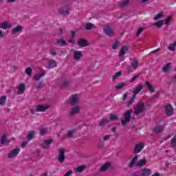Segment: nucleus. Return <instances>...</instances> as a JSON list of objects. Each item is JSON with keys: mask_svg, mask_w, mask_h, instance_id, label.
Wrapping results in <instances>:
<instances>
[{"mask_svg": "<svg viewBox=\"0 0 176 176\" xmlns=\"http://www.w3.org/2000/svg\"><path fill=\"white\" fill-rule=\"evenodd\" d=\"M142 89H144V85H139L136 87L135 89L133 91V94L127 103L128 107H131V105L134 104L135 100L137 98V94H138Z\"/></svg>", "mask_w": 176, "mask_h": 176, "instance_id": "1", "label": "nucleus"}, {"mask_svg": "<svg viewBox=\"0 0 176 176\" xmlns=\"http://www.w3.org/2000/svg\"><path fill=\"white\" fill-rule=\"evenodd\" d=\"M131 113H133V109H129L124 113V119L121 120V123L123 126H126L127 123H130V120H131Z\"/></svg>", "mask_w": 176, "mask_h": 176, "instance_id": "2", "label": "nucleus"}, {"mask_svg": "<svg viewBox=\"0 0 176 176\" xmlns=\"http://www.w3.org/2000/svg\"><path fill=\"white\" fill-rule=\"evenodd\" d=\"M103 32H104L105 35H107V36H109V38L115 36V32L113 31L112 26H111L109 23L104 25Z\"/></svg>", "mask_w": 176, "mask_h": 176, "instance_id": "3", "label": "nucleus"}, {"mask_svg": "<svg viewBox=\"0 0 176 176\" xmlns=\"http://www.w3.org/2000/svg\"><path fill=\"white\" fill-rule=\"evenodd\" d=\"M69 10H71V6H63L58 10V13L62 16H68L69 14Z\"/></svg>", "mask_w": 176, "mask_h": 176, "instance_id": "4", "label": "nucleus"}, {"mask_svg": "<svg viewBox=\"0 0 176 176\" xmlns=\"http://www.w3.org/2000/svg\"><path fill=\"white\" fill-rule=\"evenodd\" d=\"M146 111V108L145 107V104L142 102H139L136 107L134 109V113L135 115H140Z\"/></svg>", "mask_w": 176, "mask_h": 176, "instance_id": "5", "label": "nucleus"}, {"mask_svg": "<svg viewBox=\"0 0 176 176\" xmlns=\"http://www.w3.org/2000/svg\"><path fill=\"white\" fill-rule=\"evenodd\" d=\"M57 160L63 164L65 162V148H60L59 150V155L57 157Z\"/></svg>", "mask_w": 176, "mask_h": 176, "instance_id": "6", "label": "nucleus"}, {"mask_svg": "<svg viewBox=\"0 0 176 176\" xmlns=\"http://www.w3.org/2000/svg\"><path fill=\"white\" fill-rule=\"evenodd\" d=\"M107 170H113V166H112V164H111L110 162H107L105 164L102 165L100 168V171H101V173H105Z\"/></svg>", "mask_w": 176, "mask_h": 176, "instance_id": "7", "label": "nucleus"}, {"mask_svg": "<svg viewBox=\"0 0 176 176\" xmlns=\"http://www.w3.org/2000/svg\"><path fill=\"white\" fill-rule=\"evenodd\" d=\"M77 45H78L80 47H86V46H90V43L87 41V40L80 38L78 40Z\"/></svg>", "mask_w": 176, "mask_h": 176, "instance_id": "8", "label": "nucleus"}, {"mask_svg": "<svg viewBox=\"0 0 176 176\" xmlns=\"http://www.w3.org/2000/svg\"><path fill=\"white\" fill-rule=\"evenodd\" d=\"M165 112L167 116H173V115L174 114V108L173 107V106H171L170 104H168L165 107Z\"/></svg>", "mask_w": 176, "mask_h": 176, "instance_id": "9", "label": "nucleus"}, {"mask_svg": "<svg viewBox=\"0 0 176 176\" xmlns=\"http://www.w3.org/2000/svg\"><path fill=\"white\" fill-rule=\"evenodd\" d=\"M79 102V98L78 96H72L70 100L67 101V104L72 107H75Z\"/></svg>", "mask_w": 176, "mask_h": 176, "instance_id": "10", "label": "nucleus"}, {"mask_svg": "<svg viewBox=\"0 0 176 176\" xmlns=\"http://www.w3.org/2000/svg\"><path fill=\"white\" fill-rule=\"evenodd\" d=\"M20 153V148H14L12 151H11L8 155V159H13V157H15V156H17Z\"/></svg>", "mask_w": 176, "mask_h": 176, "instance_id": "11", "label": "nucleus"}, {"mask_svg": "<svg viewBox=\"0 0 176 176\" xmlns=\"http://www.w3.org/2000/svg\"><path fill=\"white\" fill-rule=\"evenodd\" d=\"M23 30H24V27H23L22 25H18L16 28L12 29L11 34L12 35H16V34H19L20 32H21Z\"/></svg>", "mask_w": 176, "mask_h": 176, "instance_id": "12", "label": "nucleus"}, {"mask_svg": "<svg viewBox=\"0 0 176 176\" xmlns=\"http://www.w3.org/2000/svg\"><path fill=\"white\" fill-rule=\"evenodd\" d=\"M49 109V106L37 105L36 106V112H46Z\"/></svg>", "mask_w": 176, "mask_h": 176, "instance_id": "13", "label": "nucleus"}, {"mask_svg": "<svg viewBox=\"0 0 176 176\" xmlns=\"http://www.w3.org/2000/svg\"><path fill=\"white\" fill-rule=\"evenodd\" d=\"M83 57V54H82V52L80 51H75L74 53V60L76 61H79L80 58Z\"/></svg>", "mask_w": 176, "mask_h": 176, "instance_id": "14", "label": "nucleus"}, {"mask_svg": "<svg viewBox=\"0 0 176 176\" xmlns=\"http://www.w3.org/2000/svg\"><path fill=\"white\" fill-rule=\"evenodd\" d=\"M80 111V107L79 106H76L71 109V111L69 113V116H74V115L78 114Z\"/></svg>", "mask_w": 176, "mask_h": 176, "instance_id": "15", "label": "nucleus"}, {"mask_svg": "<svg viewBox=\"0 0 176 176\" xmlns=\"http://www.w3.org/2000/svg\"><path fill=\"white\" fill-rule=\"evenodd\" d=\"M0 28L2 30H10V28H12V23L5 21L0 24Z\"/></svg>", "mask_w": 176, "mask_h": 176, "instance_id": "16", "label": "nucleus"}, {"mask_svg": "<svg viewBox=\"0 0 176 176\" xmlns=\"http://www.w3.org/2000/svg\"><path fill=\"white\" fill-rule=\"evenodd\" d=\"M144 147L145 144H144V143H139L135 147L134 153H140V152H141V150L144 149Z\"/></svg>", "mask_w": 176, "mask_h": 176, "instance_id": "17", "label": "nucleus"}, {"mask_svg": "<svg viewBox=\"0 0 176 176\" xmlns=\"http://www.w3.org/2000/svg\"><path fill=\"white\" fill-rule=\"evenodd\" d=\"M52 142H53L52 139L45 140L44 143L41 144V148H43V149H48V148L50 147V144H52Z\"/></svg>", "mask_w": 176, "mask_h": 176, "instance_id": "18", "label": "nucleus"}, {"mask_svg": "<svg viewBox=\"0 0 176 176\" xmlns=\"http://www.w3.org/2000/svg\"><path fill=\"white\" fill-rule=\"evenodd\" d=\"M129 52V47L128 46H122L120 50V53L118 54V57H123L126 53Z\"/></svg>", "mask_w": 176, "mask_h": 176, "instance_id": "19", "label": "nucleus"}, {"mask_svg": "<svg viewBox=\"0 0 176 176\" xmlns=\"http://www.w3.org/2000/svg\"><path fill=\"white\" fill-rule=\"evenodd\" d=\"M71 85V80L69 79H65L61 83H60V89H65Z\"/></svg>", "mask_w": 176, "mask_h": 176, "instance_id": "20", "label": "nucleus"}, {"mask_svg": "<svg viewBox=\"0 0 176 176\" xmlns=\"http://www.w3.org/2000/svg\"><path fill=\"white\" fill-rule=\"evenodd\" d=\"M142 176H149L152 174V170L149 168H142L140 170Z\"/></svg>", "mask_w": 176, "mask_h": 176, "instance_id": "21", "label": "nucleus"}, {"mask_svg": "<svg viewBox=\"0 0 176 176\" xmlns=\"http://www.w3.org/2000/svg\"><path fill=\"white\" fill-rule=\"evenodd\" d=\"M109 122V119H108L107 117H104L100 121L98 126L100 127H102V126H105V124H108Z\"/></svg>", "mask_w": 176, "mask_h": 176, "instance_id": "22", "label": "nucleus"}, {"mask_svg": "<svg viewBox=\"0 0 176 176\" xmlns=\"http://www.w3.org/2000/svg\"><path fill=\"white\" fill-rule=\"evenodd\" d=\"M145 85L147 86V89L150 93H155V87H153V85L150 82L146 81Z\"/></svg>", "mask_w": 176, "mask_h": 176, "instance_id": "23", "label": "nucleus"}, {"mask_svg": "<svg viewBox=\"0 0 176 176\" xmlns=\"http://www.w3.org/2000/svg\"><path fill=\"white\" fill-rule=\"evenodd\" d=\"M146 163H148L145 159H142L140 160H139L136 164H135V166L136 167H144V166H145L146 164Z\"/></svg>", "mask_w": 176, "mask_h": 176, "instance_id": "24", "label": "nucleus"}, {"mask_svg": "<svg viewBox=\"0 0 176 176\" xmlns=\"http://www.w3.org/2000/svg\"><path fill=\"white\" fill-rule=\"evenodd\" d=\"M56 67H57V63L56 62L55 60L54 59H51L49 62V65L47 68L49 69H52V68H56Z\"/></svg>", "mask_w": 176, "mask_h": 176, "instance_id": "25", "label": "nucleus"}, {"mask_svg": "<svg viewBox=\"0 0 176 176\" xmlns=\"http://www.w3.org/2000/svg\"><path fill=\"white\" fill-rule=\"evenodd\" d=\"M9 142H10V140H6V134H3V135L1 138V145H6V144H9Z\"/></svg>", "mask_w": 176, "mask_h": 176, "instance_id": "26", "label": "nucleus"}, {"mask_svg": "<svg viewBox=\"0 0 176 176\" xmlns=\"http://www.w3.org/2000/svg\"><path fill=\"white\" fill-rule=\"evenodd\" d=\"M153 131L155 134H159V133L163 131V126L162 125H158L153 129Z\"/></svg>", "mask_w": 176, "mask_h": 176, "instance_id": "27", "label": "nucleus"}, {"mask_svg": "<svg viewBox=\"0 0 176 176\" xmlns=\"http://www.w3.org/2000/svg\"><path fill=\"white\" fill-rule=\"evenodd\" d=\"M36 133V132H35V131H30V132L28 133V136H27L28 141H31V140H33L34 136L35 135Z\"/></svg>", "mask_w": 176, "mask_h": 176, "instance_id": "28", "label": "nucleus"}, {"mask_svg": "<svg viewBox=\"0 0 176 176\" xmlns=\"http://www.w3.org/2000/svg\"><path fill=\"white\" fill-rule=\"evenodd\" d=\"M25 91V85L24 83H21L19 85V89H18V93L19 94H23Z\"/></svg>", "mask_w": 176, "mask_h": 176, "instance_id": "29", "label": "nucleus"}, {"mask_svg": "<svg viewBox=\"0 0 176 176\" xmlns=\"http://www.w3.org/2000/svg\"><path fill=\"white\" fill-rule=\"evenodd\" d=\"M57 44L60 45V46H67V41H65L63 38H58L57 40Z\"/></svg>", "mask_w": 176, "mask_h": 176, "instance_id": "30", "label": "nucleus"}, {"mask_svg": "<svg viewBox=\"0 0 176 176\" xmlns=\"http://www.w3.org/2000/svg\"><path fill=\"white\" fill-rule=\"evenodd\" d=\"M45 72H43L41 74L34 76L33 79L36 82H38V80H39L42 76H45Z\"/></svg>", "mask_w": 176, "mask_h": 176, "instance_id": "31", "label": "nucleus"}, {"mask_svg": "<svg viewBox=\"0 0 176 176\" xmlns=\"http://www.w3.org/2000/svg\"><path fill=\"white\" fill-rule=\"evenodd\" d=\"M85 168H86V165H82L76 168V173H82L85 171Z\"/></svg>", "mask_w": 176, "mask_h": 176, "instance_id": "32", "label": "nucleus"}, {"mask_svg": "<svg viewBox=\"0 0 176 176\" xmlns=\"http://www.w3.org/2000/svg\"><path fill=\"white\" fill-rule=\"evenodd\" d=\"M129 2H130V0H125L122 2H120L119 5L120 8H126L129 5Z\"/></svg>", "mask_w": 176, "mask_h": 176, "instance_id": "33", "label": "nucleus"}, {"mask_svg": "<svg viewBox=\"0 0 176 176\" xmlns=\"http://www.w3.org/2000/svg\"><path fill=\"white\" fill-rule=\"evenodd\" d=\"M170 68H171V63H167L163 68H162V71L163 72H168V69H170Z\"/></svg>", "mask_w": 176, "mask_h": 176, "instance_id": "34", "label": "nucleus"}, {"mask_svg": "<svg viewBox=\"0 0 176 176\" xmlns=\"http://www.w3.org/2000/svg\"><path fill=\"white\" fill-rule=\"evenodd\" d=\"M138 60H133V63L131 64V66L132 68L137 69L138 68Z\"/></svg>", "mask_w": 176, "mask_h": 176, "instance_id": "35", "label": "nucleus"}, {"mask_svg": "<svg viewBox=\"0 0 176 176\" xmlns=\"http://www.w3.org/2000/svg\"><path fill=\"white\" fill-rule=\"evenodd\" d=\"M163 24H164V21L160 20L158 22H157L156 23H154V26L157 27V28H162Z\"/></svg>", "mask_w": 176, "mask_h": 176, "instance_id": "36", "label": "nucleus"}, {"mask_svg": "<svg viewBox=\"0 0 176 176\" xmlns=\"http://www.w3.org/2000/svg\"><path fill=\"white\" fill-rule=\"evenodd\" d=\"M126 86V82H120V84H118V85L116 86V89L117 90H120L122 89H123V87Z\"/></svg>", "mask_w": 176, "mask_h": 176, "instance_id": "37", "label": "nucleus"}, {"mask_svg": "<svg viewBox=\"0 0 176 176\" xmlns=\"http://www.w3.org/2000/svg\"><path fill=\"white\" fill-rule=\"evenodd\" d=\"M25 72L28 76H31V75H32V69L31 67H28L25 69Z\"/></svg>", "mask_w": 176, "mask_h": 176, "instance_id": "38", "label": "nucleus"}, {"mask_svg": "<svg viewBox=\"0 0 176 176\" xmlns=\"http://www.w3.org/2000/svg\"><path fill=\"white\" fill-rule=\"evenodd\" d=\"M110 120L115 122L116 120H119V118L118 117V116L111 113L110 114Z\"/></svg>", "mask_w": 176, "mask_h": 176, "instance_id": "39", "label": "nucleus"}, {"mask_svg": "<svg viewBox=\"0 0 176 176\" xmlns=\"http://www.w3.org/2000/svg\"><path fill=\"white\" fill-rule=\"evenodd\" d=\"M94 26V25L93 23H88L86 24L85 30H87V31H90V30H92Z\"/></svg>", "mask_w": 176, "mask_h": 176, "instance_id": "40", "label": "nucleus"}, {"mask_svg": "<svg viewBox=\"0 0 176 176\" xmlns=\"http://www.w3.org/2000/svg\"><path fill=\"white\" fill-rule=\"evenodd\" d=\"M6 102V96H2L0 98V105H3Z\"/></svg>", "mask_w": 176, "mask_h": 176, "instance_id": "41", "label": "nucleus"}, {"mask_svg": "<svg viewBox=\"0 0 176 176\" xmlns=\"http://www.w3.org/2000/svg\"><path fill=\"white\" fill-rule=\"evenodd\" d=\"M74 134H75V131H74V130H70V131H69L68 133H67V137H68L69 138H73Z\"/></svg>", "mask_w": 176, "mask_h": 176, "instance_id": "42", "label": "nucleus"}, {"mask_svg": "<svg viewBox=\"0 0 176 176\" xmlns=\"http://www.w3.org/2000/svg\"><path fill=\"white\" fill-rule=\"evenodd\" d=\"M140 74H138L135 75V76L130 80L131 83H133V82H135V80H137L138 78H140Z\"/></svg>", "mask_w": 176, "mask_h": 176, "instance_id": "43", "label": "nucleus"}, {"mask_svg": "<svg viewBox=\"0 0 176 176\" xmlns=\"http://www.w3.org/2000/svg\"><path fill=\"white\" fill-rule=\"evenodd\" d=\"M119 47V41H116L115 43H113L112 49L113 50H116Z\"/></svg>", "mask_w": 176, "mask_h": 176, "instance_id": "44", "label": "nucleus"}, {"mask_svg": "<svg viewBox=\"0 0 176 176\" xmlns=\"http://www.w3.org/2000/svg\"><path fill=\"white\" fill-rule=\"evenodd\" d=\"M171 20H173V16L170 15L165 20L166 25H168L171 23Z\"/></svg>", "mask_w": 176, "mask_h": 176, "instance_id": "45", "label": "nucleus"}, {"mask_svg": "<svg viewBox=\"0 0 176 176\" xmlns=\"http://www.w3.org/2000/svg\"><path fill=\"white\" fill-rule=\"evenodd\" d=\"M46 85L43 83L42 82H39L38 86L36 87L37 90H41V89H43Z\"/></svg>", "mask_w": 176, "mask_h": 176, "instance_id": "46", "label": "nucleus"}, {"mask_svg": "<svg viewBox=\"0 0 176 176\" xmlns=\"http://www.w3.org/2000/svg\"><path fill=\"white\" fill-rule=\"evenodd\" d=\"M170 144L172 146H176V135L171 139Z\"/></svg>", "mask_w": 176, "mask_h": 176, "instance_id": "47", "label": "nucleus"}, {"mask_svg": "<svg viewBox=\"0 0 176 176\" xmlns=\"http://www.w3.org/2000/svg\"><path fill=\"white\" fill-rule=\"evenodd\" d=\"M47 133V131H46V128H41L40 130V135H45Z\"/></svg>", "mask_w": 176, "mask_h": 176, "instance_id": "48", "label": "nucleus"}, {"mask_svg": "<svg viewBox=\"0 0 176 176\" xmlns=\"http://www.w3.org/2000/svg\"><path fill=\"white\" fill-rule=\"evenodd\" d=\"M164 15L162 13H158L155 17L154 20H159V19H163Z\"/></svg>", "mask_w": 176, "mask_h": 176, "instance_id": "49", "label": "nucleus"}, {"mask_svg": "<svg viewBox=\"0 0 176 176\" xmlns=\"http://www.w3.org/2000/svg\"><path fill=\"white\" fill-rule=\"evenodd\" d=\"M173 45L174 43L169 45L168 49L170 52H175V45Z\"/></svg>", "mask_w": 176, "mask_h": 176, "instance_id": "50", "label": "nucleus"}, {"mask_svg": "<svg viewBox=\"0 0 176 176\" xmlns=\"http://www.w3.org/2000/svg\"><path fill=\"white\" fill-rule=\"evenodd\" d=\"M122 76V72H118L117 73H116L114 74V76H113V80H115V79H116V78L121 76Z\"/></svg>", "mask_w": 176, "mask_h": 176, "instance_id": "51", "label": "nucleus"}, {"mask_svg": "<svg viewBox=\"0 0 176 176\" xmlns=\"http://www.w3.org/2000/svg\"><path fill=\"white\" fill-rule=\"evenodd\" d=\"M135 164V161H134V160H131L129 164V168H133V167H134V165Z\"/></svg>", "mask_w": 176, "mask_h": 176, "instance_id": "52", "label": "nucleus"}, {"mask_svg": "<svg viewBox=\"0 0 176 176\" xmlns=\"http://www.w3.org/2000/svg\"><path fill=\"white\" fill-rule=\"evenodd\" d=\"M75 38L70 37V38L67 41L69 43H71L72 45H75Z\"/></svg>", "mask_w": 176, "mask_h": 176, "instance_id": "53", "label": "nucleus"}, {"mask_svg": "<svg viewBox=\"0 0 176 176\" xmlns=\"http://www.w3.org/2000/svg\"><path fill=\"white\" fill-rule=\"evenodd\" d=\"M111 135H106L103 137V140L104 141H108V140H109V138H111Z\"/></svg>", "mask_w": 176, "mask_h": 176, "instance_id": "54", "label": "nucleus"}, {"mask_svg": "<svg viewBox=\"0 0 176 176\" xmlns=\"http://www.w3.org/2000/svg\"><path fill=\"white\" fill-rule=\"evenodd\" d=\"M127 98H129V93H125L123 96H122V100L123 101H126V100H127Z\"/></svg>", "mask_w": 176, "mask_h": 176, "instance_id": "55", "label": "nucleus"}, {"mask_svg": "<svg viewBox=\"0 0 176 176\" xmlns=\"http://www.w3.org/2000/svg\"><path fill=\"white\" fill-rule=\"evenodd\" d=\"M144 31V28H140L138 29L136 35H141V34H142V32Z\"/></svg>", "mask_w": 176, "mask_h": 176, "instance_id": "56", "label": "nucleus"}, {"mask_svg": "<svg viewBox=\"0 0 176 176\" xmlns=\"http://www.w3.org/2000/svg\"><path fill=\"white\" fill-rule=\"evenodd\" d=\"M132 67H133L132 66L126 67V71H128L129 74H131V72H133V69H131Z\"/></svg>", "mask_w": 176, "mask_h": 176, "instance_id": "57", "label": "nucleus"}, {"mask_svg": "<svg viewBox=\"0 0 176 176\" xmlns=\"http://www.w3.org/2000/svg\"><path fill=\"white\" fill-rule=\"evenodd\" d=\"M159 52H160V48L152 51L151 52H150V54H156V53H159Z\"/></svg>", "mask_w": 176, "mask_h": 176, "instance_id": "58", "label": "nucleus"}, {"mask_svg": "<svg viewBox=\"0 0 176 176\" xmlns=\"http://www.w3.org/2000/svg\"><path fill=\"white\" fill-rule=\"evenodd\" d=\"M98 148H99V149H101V148H104V142H100L98 144Z\"/></svg>", "mask_w": 176, "mask_h": 176, "instance_id": "59", "label": "nucleus"}, {"mask_svg": "<svg viewBox=\"0 0 176 176\" xmlns=\"http://www.w3.org/2000/svg\"><path fill=\"white\" fill-rule=\"evenodd\" d=\"M72 36L70 38H75V36L76 35V32L75 31H71Z\"/></svg>", "mask_w": 176, "mask_h": 176, "instance_id": "60", "label": "nucleus"}, {"mask_svg": "<svg viewBox=\"0 0 176 176\" xmlns=\"http://www.w3.org/2000/svg\"><path fill=\"white\" fill-rule=\"evenodd\" d=\"M28 144V142H27V141L23 142L22 143L21 147H22V148H25V146H27Z\"/></svg>", "mask_w": 176, "mask_h": 176, "instance_id": "61", "label": "nucleus"}, {"mask_svg": "<svg viewBox=\"0 0 176 176\" xmlns=\"http://www.w3.org/2000/svg\"><path fill=\"white\" fill-rule=\"evenodd\" d=\"M71 174H72V170H69L64 176H71Z\"/></svg>", "mask_w": 176, "mask_h": 176, "instance_id": "62", "label": "nucleus"}, {"mask_svg": "<svg viewBox=\"0 0 176 176\" xmlns=\"http://www.w3.org/2000/svg\"><path fill=\"white\" fill-rule=\"evenodd\" d=\"M30 112L32 113V115H34L35 113V112H36V109H30Z\"/></svg>", "mask_w": 176, "mask_h": 176, "instance_id": "63", "label": "nucleus"}, {"mask_svg": "<svg viewBox=\"0 0 176 176\" xmlns=\"http://www.w3.org/2000/svg\"><path fill=\"white\" fill-rule=\"evenodd\" d=\"M64 34V30L63 28H59V35H63Z\"/></svg>", "mask_w": 176, "mask_h": 176, "instance_id": "64", "label": "nucleus"}]
</instances>
